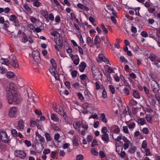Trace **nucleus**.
Returning <instances> with one entry per match:
<instances>
[{"label": "nucleus", "mask_w": 160, "mask_h": 160, "mask_svg": "<svg viewBox=\"0 0 160 160\" xmlns=\"http://www.w3.org/2000/svg\"><path fill=\"white\" fill-rule=\"evenodd\" d=\"M109 87L112 93V94H114L115 93V90L114 87L112 85H109Z\"/></svg>", "instance_id": "34"}, {"label": "nucleus", "mask_w": 160, "mask_h": 160, "mask_svg": "<svg viewBox=\"0 0 160 160\" xmlns=\"http://www.w3.org/2000/svg\"><path fill=\"white\" fill-rule=\"evenodd\" d=\"M92 118L93 119H98V117L97 115L95 113L93 115H91L89 118V119Z\"/></svg>", "instance_id": "56"}, {"label": "nucleus", "mask_w": 160, "mask_h": 160, "mask_svg": "<svg viewBox=\"0 0 160 160\" xmlns=\"http://www.w3.org/2000/svg\"><path fill=\"white\" fill-rule=\"evenodd\" d=\"M53 110L56 112H57L58 113L62 116L64 118L67 116L65 112L63 110L62 111L61 110L57 109L55 107L53 108Z\"/></svg>", "instance_id": "12"}, {"label": "nucleus", "mask_w": 160, "mask_h": 160, "mask_svg": "<svg viewBox=\"0 0 160 160\" xmlns=\"http://www.w3.org/2000/svg\"><path fill=\"white\" fill-rule=\"evenodd\" d=\"M17 17L14 15H12L10 16L9 20L13 22L15 26H18L19 25L18 22L17 20Z\"/></svg>", "instance_id": "10"}, {"label": "nucleus", "mask_w": 160, "mask_h": 160, "mask_svg": "<svg viewBox=\"0 0 160 160\" xmlns=\"http://www.w3.org/2000/svg\"><path fill=\"white\" fill-rule=\"evenodd\" d=\"M91 152L92 154L95 156H97L98 155V152L96 151L94 148L91 149Z\"/></svg>", "instance_id": "37"}, {"label": "nucleus", "mask_w": 160, "mask_h": 160, "mask_svg": "<svg viewBox=\"0 0 160 160\" xmlns=\"http://www.w3.org/2000/svg\"><path fill=\"white\" fill-rule=\"evenodd\" d=\"M158 57L157 56L153 54L150 55L149 58L152 62H154L157 58Z\"/></svg>", "instance_id": "22"}, {"label": "nucleus", "mask_w": 160, "mask_h": 160, "mask_svg": "<svg viewBox=\"0 0 160 160\" xmlns=\"http://www.w3.org/2000/svg\"><path fill=\"white\" fill-rule=\"evenodd\" d=\"M99 153L101 158H103L105 156V153L103 151H100Z\"/></svg>", "instance_id": "64"}, {"label": "nucleus", "mask_w": 160, "mask_h": 160, "mask_svg": "<svg viewBox=\"0 0 160 160\" xmlns=\"http://www.w3.org/2000/svg\"><path fill=\"white\" fill-rule=\"evenodd\" d=\"M0 136L1 139L3 142L5 143L8 142V138L6 133L2 131L0 133Z\"/></svg>", "instance_id": "8"}, {"label": "nucleus", "mask_w": 160, "mask_h": 160, "mask_svg": "<svg viewBox=\"0 0 160 160\" xmlns=\"http://www.w3.org/2000/svg\"><path fill=\"white\" fill-rule=\"evenodd\" d=\"M32 56L34 61L37 62H39L41 61L40 53L37 51H33L32 53Z\"/></svg>", "instance_id": "6"}, {"label": "nucleus", "mask_w": 160, "mask_h": 160, "mask_svg": "<svg viewBox=\"0 0 160 160\" xmlns=\"http://www.w3.org/2000/svg\"><path fill=\"white\" fill-rule=\"evenodd\" d=\"M12 134L14 136H16L17 135V132L16 129H13L11 131Z\"/></svg>", "instance_id": "60"}, {"label": "nucleus", "mask_w": 160, "mask_h": 160, "mask_svg": "<svg viewBox=\"0 0 160 160\" xmlns=\"http://www.w3.org/2000/svg\"><path fill=\"white\" fill-rule=\"evenodd\" d=\"M131 31L134 33H136L137 32V29L134 26H132L131 29Z\"/></svg>", "instance_id": "58"}, {"label": "nucleus", "mask_w": 160, "mask_h": 160, "mask_svg": "<svg viewBox=\"0 0 160 160\" xmlns=\"http://www.w3.org/2000/svg\"><path fill=\"white\" fill-rule=\"evenodd\" d=\"M123 91L124 94H125L127 95H128L129 94V91L128 88H125L123 89Z\"/></svg>", "instance_id": "38"}, {"label": "nucleus", "mask_w": 160, "mask_h": 160, "mask_svg": "<svg viewBox=\"0 0 160 160\" xmlns=\"http://www.w3.org/2000/svg\"><path fill=\"white\" fill-rule=\"evenodd\" d=\"M51 119L54 121L58 122L59 121V119L58 117L54 114H52L51 116Z\"/></svg>", "instance_id": "24"}, {"label": "nucleus", "mask_w": 160, "mask_h": 160, "mask_svg": "<svg viewBox=\"0 0 160 160\" xmlns=\"http://www.w3.org/2000/svg\"><path fill=\"white\" fill-rule=\"evenodd\" d=\"M6 91L9 103L11 104L13 102H16L18 100V96L16 85L13 83H10L9 86L6 88Z\"/></svg>", "instance_id": "1"}, {"label": "nucleus", "mask_w": 160, "mask_h": 160, "mask_svg": "<svg viewBox=\"0 0 160 160\" xmlns=\"http://www.w3.org/2000/svg\"><path fill=\"white\" fill-rule=\"evenodd\" d=\"M122 128L123 130L124 133L127 134L129 133V132L127 127L123 126Z\"/></svg>", "instance_id": "50"}, {"label": "nucleus", "mask_w": 160, "mask_h": 160, "mask_svg": "<svg viewBox=\"0 0 160 160\" xmlns=\"http://www.w3.org/2000/svg\"><path fill=\"white\" fill-rule=\"evenodd\" d=\"M44 136L47 142L50 141L52 140L51 137L49 133L47 132L45 133L44 134Z\"/></svg>", "instance_id": "26"}, {"label": "nucleus", "mask_w": 160, "mask_h": 160, "mask_svg": "<svg viewBox=\"0 0 160 160\" xmlns=\"http://www.w3.org/2000/svg\"><path fill=\"white\" fill-rule=\"evenodd\" d=\"M152 118L153 116L150 114L147 115L146 116V118L147 121L151 124L152 123Z\"/></svg>", "instance_id": "19"}, {"label": "nucleus", "mask_w": 160, "mask_h": 160, "mask_svg": "<svg viewBox=\"0 0 160 160\" xmlns=\"http://www.w3.org/2000/svg\"><path fill=\"white\" fill-rule=\"evenodd\" d=\"M118 154L122 158H124L126 156V153L125 151H122V149L121 150V152H118Z\"/></svg>", "instance_id": "43"}, {"label": "nucleus", "mask_w": 160, "mask_h": 160, "mask_svg": "<svg viewBox=\"0 0 160 160\" xmlns=\"http://www.w3.org/2000/svg\"><path fill=\"white\" fill-rule=\"evenodd\" d=\"M3 61L2 62V64H5L7 65L9 64V61L7 59H2Z\"/></svg>", "instance_id": "48"}, {"label": "nucleus", "mask_w": 160, "mask_h": 160, "mask_svg": "<svg viewBox=\"0 0 160 160\" xmlns=\"http://www.w3.org/2000/svg\"><path fill=\"white\" fill-rule=\"evenodd\" d=\"M0 148L2 150L5 151L7 149V146L5 144H0Z\"/></svg>", "instance_id": "42"}, {"label": "nucleus", "mask_w": 160, "mask_h": 160, "mask_svg": "<svg viewBox=\"0 0 160 160\" xmlns=\"http://www.w3.org/2000/svg\"><path fill=\"white\" fill-rule=\"evenodd\" d=\"M107 128L106 127H103L102 129L101 132L102 133H103V134H107Z\"/></svg>", "instance_id": "51"}, {"label": "nucleus", "mask_w": 160, "mask_h": 160, "mask_svg": "<svg viewBox=\"0 0 160 160\" xmlns=\"http://www.w3.org/2000/svg\"><path fill=\"white\" fill-rule=\"evenodd\" d=\"M132 9L134 10L135 12V14L136 15L138 16H141L140 15V14L139 12V11L140 10V7H138L135 8H132Z\"/></svg>", "instance_id": "31"}, {"label": "nucleus", "mask_w": 160, "mask_h": 160, "mask_svg": "<svg viewBox=\"0 0 160 160\" xmlns=\"http://www.w3.org/2000/svg\"><path fill=\"white\" fill-rule=\"evenodd\" d=\"M11 64V66L15 68H18L19 67L18 62L16 59H12Z\"/></svg>", "instance_id": "11"}, {"label": "nucleus", "mask_w": 160, "mask_h": 160, "mask_svg": "<svg viewBox=\"0 0 160 160\" xmlns=\"http://www.w3.org/2000/svg\"><path fill=\"white\" fill-rule=\"evenodd\" d=\"M113 132L115 134H118L120 132V129L117 126L115 129L113 131Z\"/></svg>", "instance_id": "39"}, {"label": "nucleus", "mask_w": 160, "mask_h": 160, "mask_svg": "<svg viewBox=\"0 0 160 160\" xmlns=\"http://www.w3.org/2000/svg\"><path fill=\"white\" fill-rule=\"evenodd\" d=\"M101 27L102 30H103V32H104L105 34H107L108 33V30L105 27L104 24H102L101 25Z\"/></svg>", "instance_id": "30"}, {"label": "nucleus", "mask_w": 160, "mask_h": 160, "mask_svg": "<svg viewBox=\"0 0 160 160\" xmlns=\"http://www.w3.org/2000/svg\"><path fill=\"white\" fill-rule=\"evenodd\" d=\"M136 148L135 146H133L128 150V152L131 154L134 153L136 151Z\"/></svg>", "instance_id": "33"}, {"label": "nucleus", "mask_w": 160, "mask_h": 160, "mask_svg": "<svg viewBox=\"0 0 160 160\" xmlns=\"http://www.w3.org/2000/svg\"><path fill=\"white\" fill-rule=\"evenodd\" d=\"M50 62L52 65V68L50 69L49 71L51 74L53 75L56 79H58L57 78L58 76H57L56 75L58 76L56 73V69L57 67V64L53 58H52L50 60Z\"/></svg>", "instance_id": "3"}, {"label": "nucleus", "mask_w": 160, "mask_h": 160, "mask_svg": "<svg viewBox=\"0 0 160 160\" xmlns=\"http://www.w3.org/2000/svg\"><path fill=\"white\" fill-rule=\"evenodd\" d=\"M40 2L38 1H35L33 4V5L34 6L36 7H39L40 5Z\"/></svg>", "instance_id": "52"}, {"label": "nucleus", "mask_w": 160, "mask_h": 160, "mask_svg": "<svg viewBox=\"0 0 160 160\" xmlns=\"http://www.w3.org/2000/svg\"><path fill=\"white\" fill-rule=\"evenodd\" d=\"M149 37L151 38H152L156 41H157L158 39L153 35V34H151L149 35Z\"/></svg>", "instance_id": "59"}, {"label": "nucleus", "mask_w": 160, "mask_h": 160, "mask_svg": "<svg viewBox=\"0 0 160 160\" xmlns=\"http://www.w3.org/2000/svg\"><path fill=\"white\" fill-rule=\"evenodd\" d=\"M64 119L65 121V122L67 123L68 124H72V120L70 118L67 116Z\"/></svg>", "instance_id": "25"}, {"label": "nucleus", "mask_w": 160, "mask_h": 160, "mask_svg": "<svg viewBox=\"0 0 160 160\" xmlns=\"http://www.w3.org/2000/svg\"><path fill=\"white\" fill-rule=\"evenodd\" d=\"M14 154L16 156L22 158H25L26 156L25 152L23 151H15Z\"/></svg>", "instance_id": "7"}, {"label": "nucleus", "mask_w": 160, "mask_h": 160, "mask_svg": "<svg viewBox=\"0 0 160 160\" xmlns=\"http://www.w3.org/2000/svg\"><path fill=\"white\" fill-rule=\"evenodd\" d=\"M64 83L66 86L68 88H71V86L69 82L68 81H66V82H65Z\"/></svg>", "instance_id": "62"}, {"label": "nucleus", "mask_w": 160, "mask_h": 160, "mask_svg": "<svg viewBox=\"0 0 160 160\" xmlns=\"http://www.w3.org/2000/svg\"><path fill=\"white\" fill-rule=\"evenodd\" d=\"M102 139L104 141L105 143H108L109 141V139L108 134H103L102 135Z\"/></svg>", "instance_id": "15"}, {"label": "nucleus", "mask_w": 160, "mask_h": 160, "mask_svg": "<svg viewBox=\"0 0 160 160\" xmlns=\"http://www.w3.org/2000/svg\"><path fill=\"white\" fill-rule=\"evenodd\" d=\"M142 132L145 134H148L149 133L148 129L147 128H144L142 129Z\"/></svg>", "instance_id": "46"}, {"label": "nucleus", "mask_w": 160, "mask_h": 160, "mask_svg": "<svg viewBox=\"0 0 160 160\" xmlns=\"http://www.w3.org/2000/svg\"><path fill=\"white\" fill-rule=\"evenodd\" d=\"M153 64L157 66L158 67H160V58H157L154 61Z\"/></svg>", "instance_id": "28"}, {"label": "nucleus", "mask_w": 160, "mask_h": 160, "mask_svg": "<svg viewBox=\"0 0 160 160\" xmlns=\"http://www.w3.org/2000/svg\"><path fill=\"white\" fill-rule=\"evenodd\" d=\"M24 143L28 147H30L31 145V142L27 140L24 141Z\"/></svg>", "instance_id": "55"}, {"label": "nucleus", "mask_w": 160, "mask_h": 160, "mask_svg": "<svg viewBox=\"0 0 160 160\" xmlns=\"http://www.w3.org/2000/svg\"><path fill=\"white\" fill-rule=\"evenodd\" d=\"M91 69L94 78L97 80L101 79L102 74L99 69L94 66H92Z\"/></svg>", "instance_id": "2"}, {"label": "nucleus", "mask_w": 160, "mask_h": 160, "mask_svg": "<svg viewBox=\"0 0 160 160\" xmlns=\"http://www.w3.org/2000/svg\"><path fill=\"white\" fill-rule=\"evenodd\" d=\"M50 152H51V151H50V149H44L43 150V153L44 154H46L49 153Z\"/></svg>", "instance_id": "54"}, {"label": "nucleus", "mask_w": 160, "mask_h": 160, "mask_svg": "<svg viewBox=\"0 0 160 160\" xmlns=\"http://www.w3.org/2000/svg\"><path fill=\"white\" fill-rule=\"evenodd\" d=\"M154 82H152L151 84V88L153 92L155 94H158L159 93V86L157 82L155 80H154Z\"/></svg>", "instance_id": "4"}, {"label": "nucleus", "mask_w": 160, "mask_h": 160, "mask_svg": "<svg viewBox=\"0 0 160 160\" xmlns=\"http://www.w3.org/2000/svg\"><path fill=\"white\" fill-rule=\"evenodd\" d=\"M42 15L46 18H48V12L45 10H42Z\"/></svg>", "instance_id": "36"}, {"label": "nucleus", "mask_w": 160, "mask_h": 160, "mask_svg": "<svg viewBox=\"0 0 160 160\" xmlns=\"http://www.w3.org/2000/svg\"><path fill=\"white\" fill-rule=\"evenodd\" d=\"M6 72V69L5 68L2 67H0V73L3 74H4Z\"/></svg>", "instance_id": "44"}, {"label": "nucleus", "mask_w": 160, "mask_h": 160, "mask_svg": "<svg viewBox=\"0 0 160 160\" xmlns=\"http://www.w3.org/2000/svg\"><path fill=\"white\" fill-rule=\"evenodd\" d=\"M37 122H35L34 121L31 120L30 122V125L32 127H34L36 125Z\"/></svg>", "instance_id": "53"}, {"label": "nucleus", "mask_w": 160, "mask_h": 160, "mask_svg": "<svg viewBox=\"0 0 160 160\" xmlns=\"http://www.w3.org/2000/svg\"><path fill=\"white\" fill-rule=\"evenodd\" d=\"M18 111V108L16 107H12L11 108L8 112L9 116L11 118L14 117L16 115Z\"/></svg>", "instance_id": "5"}, {"label": "nucleus", "mask_w": 160, "mask_h": 160, "mask_svg": "<svg viewBox=\"0 0 160 160\" xmlns=\"http://www.w3.org/2000/svg\"><path fill=\"white\" fill-rule=\"evenodd\" d=\"M100 42L101 40L100 38L98 36H96L94 40V44H97V43H99Z\"/></svg>", "instance_id": "32"}, {"label": "nucleus", "mask_w": 160, "mask_h": 160, "mask_svg": "<svg viewBox=\"0 0 160 160\" xmlns=\"http://www.w3.org/2000/svg\"><path fill=\"white\" fill-rule=\"evenodd\" d=\"M36 136L38 137L39 140L42 142H44L45 140L44 138L42 137L39 134L38 132L36 133Z\"/></svg>", "instance_id": "21"}, {"label": "nucleus", "mask_w": 160, "mask_h": 160, "mask_svg": "<svg viewBox=\"0 0 160 160\" xmlns=\"http://www.w3.org/2000/svg\"><path fill=\"white\" fill-rule=\"evenodd\" d=\"M23 34H25V35L23 36V38L22 39V41L23 43H25L28 41V38L24 32H23Z\"/></svg>", "instance_id": "45"}, {"label": "nucleus", "mask_w": 160, "mask_h": 160, "mask_svg": "<svg viewBox=\"0 0 160 160\" xmlns=\"http://www.w3.org/2000/svg\"><path fill=\"white\" fill-rule=\"evenodd\" d=\"M54 41L58 46H59L60 47H62L63 46V40L60 34H58V37L55 39Z\"/></svg>", "instance_id": "9"}, {"label": "nucleus", "mask_w": 160, "mask_h": 160, "mask_svg": "<svg viewBox=\"0 0 160 160\" xmlns=\"http://www.w3.org/2000/svg\"><path fill=\"white\" fill-rule=\"evenodd\" d=\"M52 129L55 131H60V128L56 125H54L52 126Z\"/></svg>", "instance_id": "57"}, {"label": "nucleus", "mask_w": 160, "mask_h": 160, "mask_svg": "<svg viewBox=\"0 0 160 160\" xmlns=\"http://www.w3.org/2000/svg\"><path fill=\"white\" fill-rule=\"evenodd\" d=\"M60 137V135L58 133L55 134L54 135V138L56 141H58Z\"/></svg>", "instance_id": "63"}, {"label": "nucleus", "mask_w": 160, "mask_h": 160, "mask_svg": "<svg viewBox=\"0 0 160 160\" xmlns=\"http://www.w3.org/2000/svg\"><path fill=\"white\" fill-rule=\"evenodd\" d=\"M18 125L17 127V129L21 131L22 130L24 127V124L22 120H19L18 122Z\"/></svg>", "instance_id": "13"}, {"label": "nucleus", "mask_w": 160, "mask_h": 160, "mask_svg": "<svg viewBox=\"0 0 160 160\" xmlns=\"http://www.w3.org/2000/svg\"><path fill=\"white\" fill-rule=\"evenodd\" d=\"M138 122L141 125H143L146 124V122L145 119L143 118H140L138 119Z\"/></svg>", "instance_id": "23"}, {"label": "nucleus", "mask_w": 160, "mask_h": 160, "mask_svg": "<svg viewBox=\"0 0 160 160\" xmlns=\"http://www.w3.org/2000/svg\"><path fill=\"white\" fill-rule=\"evenodd\" d=\"M49 19L51 21H53L54 19V17L52 13H50L48 16Z\"/></svg>", "instance_id": "61"}, {"label": "nucleus", "mask_w": 160, "mask_h": 160, "mask_svg": "<svg viewBox=\"0 0 160 160\" xmlns=\"http://www.w3.org/2000/svg\"><path fill=\"white\" fill-rule=\"evenodd\" d=\"M78 98L81 100L82 101L84 100V98L82 94L79 92H78L77 93Z\"/></svg>", "instance_id": "35"}, {"label": "nucleus", "mask_w": 160, "mask_h": 160, "mask_svg": "<svg viewBox=\"0 0 160 160\" xmlns=\"http://www.w3.org/2000/svg\"><path fill=\"white\" fill-rule=\"evenodd\" d=\"M133 95L135 98L139 99L140 98V96L139 93L136 90H133Z\"/></svg>", "instance_id": "18"}, {"label": "nucleus", "mask_w": 160, "mask_h": 160, "mask_svg": "<svg viewBox=\"0 0 160 160\" xmlns=\"http://www.w3.org/2000/svg\"><path fill=\"white\" fill-rule=\"evenodd\" d=\"M84 158L83 156L81 154H79L77 156L76 160H83Z\"/></svg>", "instance_id": "40"}, {"label": "nucleus", "mask_w": 160, "mask_h": 160, "mask_svg": "<svg viewBox=\"0 0 160 160\" xmlns=\"http://www.w3.org/2000/svg\"><path fill=\"white\" fill-rule=\"evenodd\" d=\"M100 118L102 120V121L105 123H107L108 122V120L105 114L104 113H102L101 114Z\"/></svg>", "instance_id": "20"}, {"label": "nucleus", "mask_w": 160, "mask_h": 160, "mask_svg": "<svg viewBox=\"0 0 160 160\" xmlns=\"http://www.w3.org/2000/svg\"><path fill=\"white\" fill-rule=\"evenodd\" d=\"M95 85L97 89H101L102 90L104 88V87L102 84H100L98 82H96Z\"/></svg>", "instance_id": "27"}, {"label": "nucleus", "mask_w": 160, "mask_h": 160, "mask_svg": "<svg viewBox=\"0 0 160 160\" xmlns=\"http://www.w3.org/2000/svg\"><path fill=\"white\" fill-rule=\"evenodd\" d=\"M78 73V72L76 70H73L71 73V74L72 77H76Z\"/></svg>", "instance_id": "41"}, {"label": "nucleus", "mask_w": 160, "mask_h": 160, "mask_svg": "<svg viewBox=\"0 0 160 160\" xmlns=\"http://www.w3.org/2000/svg\"><path fill=\"white\" fill-rule=\"evenodd\" d=\"M128 126L130 129H133L135 126V123L134 122L128 125Z\"/></svg>", "instance_id": "47"}, {"label": "nucleus", "mask_w": 160, "mask_h": 160, "mask_svg": "<svg viewBox=\"0 0 160 160\" xmlns=\"http://www.w3.org/2000/svg\"><path fill=\"white\" fill-rule=\"evenodd\" d=\"M7 77L8 78H11L14 76V73L12 72H8L7 73Z\"/></svg>", "instance_id": "29"}, {"label": "nucleus", "mask_w": 160, "mask_h": 160, "mask_svg": "<svg viewBox=\"0 0 160 160\" xmlns=\"http://www.w3.org/2000/svg\"><path fill=\"white\" fill-rule=\"evenodd\" d=\"M99 58L105 62H106V63L109 64V60L107 58H105L104 56L102 54H100L99 55Z\"/></svg>", "instance_id": "17"}, {"label": "nucleus", "mask_w": 160, "mask_h": 160, "mask_svg": "<svg viewBox=\"0 0 160 160\" xmlns=\"http://www.w3.org/2000/svg\"><path fill=\"white\" fill-rule=\"evenodd\" d=\"M77 6L78 8L82 10H85L87 11H88L89 10L87 7L84 4H82L81 3H78Z\"/></svg>", "instance_id": "14"}, {"label": "nucleus", "mask_w": 160, "mask_h": 160, "mask_svg": "<svg viewBox=\"0 0 160 160\" xmlns=\"http://www.w3.org/2000/svg\"><path fill=\"white\" fill-rule=\"evenodd\" d=\"M141 34L142 37L144 38H147L148 36V34L146 32L144 31H142Z\"/></svg>", "instance_id": "49"}, {"label": "nucleus", "mask_w": 160, "mask_h": 160, "mask_svg": "<svg viewBox=\"0 0 160 160\" xmlns=\"http://www.w3.org/2000/svg\"><path fill=\"white\" fill-rule=\"evenodd\" d=\"M79 71L81 72H82L84 71L85 68L86 67V64L85 62H82L79 65Z\"/></svg>", "instance_id": "16"}]
</instances>
